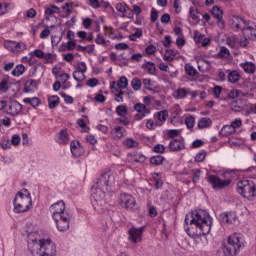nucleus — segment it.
I'll use <instances>...</instances> for the list:
<instances>
[{
    "mask_svg": "<svg viewBox=\"0 0 256 256\" xmlns=\"http://www.w3.org/2000/svg\"><path fill=\"white\" fill-rule=\"evenodd\" d=\"M236 191L241 197L251 201L256 197V184L253 180H241L237 183Z\"/></svg>",
    "mask_w": 256,
    "mask_h": 256,
    "instance_id": "5",
    "label": "nucleus"
},
{
    "mask_svg": "<svg viewBox=\"0 0 256 256\" xmlns=\"http://www.w3.org/2000/svg\"><path fill=\"white\" fill-rule=\"evenodd\" d=\"M159 19V13L155 10V8L151 9L150 21L155 23Z\"/></svg>",
    "mask_w": 256,
    "mask_h": 256,
    "instance_id": "59",
    "label": "nucleus"
},
{
    "mask_svg": "<svg viewBox=\"0 0 256 256\" xmlns=\"http://www.w3.org/2000/svg\"><path fill=\"white\" fill-rule=\"evenodd\" d=\"M27 239H28V245H34L36 249H39L40 241L44 240V239H41V237L39 236V233L37 232H29Z\"/></svg>",
    "mask_w": 256,
    "mask_h": 256,
    "instance_id": "20",
    "label": "nucleus"
},
{
    "mask_svg": "<svg viewBox=\"0 0 256 256\" xmlns=\"http://www.w3.org/2000/svg\"><path fill=\"white\" fill-rule=\"evenodd\" d=\"M211 14L214 19H217V25L220 29H225V20L223 19V10L218 6H214L211 10Z\"/></svg>",
    "mask_w": 256,
    "mask_h": 256,
    "instance_id": "17",
    "label": "nucleus"
},
{
    "mask_svg": "<svg viewBox=\"0 0 256 256\" xmlns=\"http://www.w3.org/2000/svg\"><path fill=\"white\" fill-rule=\"evenodd\" d=\"M163 161H165V157L162 155H156L150 158L151 165H155L156 167H158V165H162Z\"/></svg>",
    "mask_w": 256,
    "mask_h": 256,
    "instance_id": "32",
    "label": "nucleus"
},
{
    "mask_svg": "<svg viewBox=\"0 0 256 256\" xmlns=\"http://www.w3.org/2000/svg\"><path fill=\"white\" fill-rule=\"evenodd\" d=\"M120 205L125 209H133L135 207V198L130 194H120Z\"/></svg>",
    "mask_w": 256,
    "mask_h": 256,
    "instance_id": "15",
    "label": "nucleus"
},
{
    "mask_svg": "<svg viewBox=\"0 0 256 256\" xmlns=\"http://www.w3.org/2000/svg\"><path fill=\"white\" fill-rule=\"evenodd\" d=\"M111 179V174L109 173H104L102 174L99 178L98 181L96 182V187L95 189H100L101 191L107 192L109 191V181Z\"/></svg>",
    "mask_w": 256,
    "mask_h": 256,
    "instance_id": "13",
    "label": "nucleus"
},
{
    "mask_svg": "<svg viewBox=\"0 0 256 256\" xmlns=\"http://www.w3.org/2000/svg\"><path fill=\"white\" fill-rule=\"evenodd\" d=\"M116 85L117 87H114L113 85H111L110 86L111 89L121 91V89H127V85H129V81L127 80V77L121 76Z\"/></svg>",
    "mask_w": 256,
    "mask_h": 256,
    "instance_id": "22",
    "label": "nucleus"
},
{
    "mask_svg": "<svg viewBox=\"0 0 256 256\" xmlns=\"http://www.w3.org/2000/svg\"><path fill=\"white\" fill-rule=\"evenodd\" d=\"M230 125L233 128V130L236 131V129H239V127L243 125V121L241 119H235L231 122Z\"/></svg>",
    "mask_w": 256,
    "mask_h": 256,
    "instance_id": "52",
    "label": "nucleus"
},
{
    "mask_svg": "<svg viewBox=\"0 0 256 256\" xmlns=\"http://www.w3.org/2000/svg\"><path fill=\"white\" fill-rule=\"evenodd\" d=\"M177 55H179V52L177 50L167 49L164 54V61H168L169 63H171V61L177 59Z\"/></svg>",
    "mask_w": 256,
    "mask_h": 256,
    "instance_id": "24",
    "label": "nucleus"
},
{
    "mask_svg": "<svg viewBox=\"0 0 256 256\" xmlns=\"http://www.w3.org/2000/svg\"><path fill=\"white\" fill-rule=\"evenodd\" d=\"M0 91H2L3 93H7V91H9V76H6L0 82Z\"/></svg>",
    "mask_w": 256,
    "mask_h": 256,
    "instance_id": "35",
    "label": "nucleus"
},
{
    "mask_svg": "<svg viewBox=\"0 0 256 256\" xmlns=\"http://www.w3.org/2000/svg\"><path fill=\"white\" fill-rule=\"evenodd\" d=\"M189 13L193 21H199V10H197L195 7H190Z\"/></svg>",
    "mask_w": 256,
    "mask_h": 256,
    "instance_id": "45",
    "label": "nucleus"
},
{
    "mask_svg": "<svg viewBox=\"0 0 256 256\" xmlns=\"http://www.w3.org/2000/svg\"><path fill=\"white\" fill-rule=\"evenodd\" d=\"M70 151L76 159H79V157H83L85 155V148L81 145V142L79 140H73L70 143Z\"/></svg>",
    "mask_w": 256,
    "mask_h": 256,
    "instance_id": "14",
    "label": "nucleus"
},
{
    "mask_svg": "<svg viewBox=\"0 0 256 256\" xmlns=\"http://www.w3.org/2000/svg\"><path fill=\"white\" fill-rule=\"evenodd\" d=\"M4 47L8 49V51H12V53H16L17 42L11 41V40L6 41L4 43Z\"/></svg>",
    "mask_w": 256,
    "mask_h": 256,
    "instance_id": "39",
    "label": "nucleus"
},
{
    "mask_svg": "<svg viewBox=\"0 0 256 256\" xmlns=\"http://www.w3.org/2000/svg\"><path fill=\"white\" fill-rule=\"evenodd\" d=\"M39 85V82L35 79H29L24 84V92L25 93H33L37 91V87Z\"/></svg>",
    "mask_w": 256,
    "mask_h": 256,
    "instance_id": "21",
    "label": "nucleus"
},
{
    "mask_svg": "<svg viewBox=\"0 0 256 256\" xmlns=\"http://www.w3.org/2000/svg\"><path fill=\"white\" fill-rule=\"evenodd\" d=\"M235 130L230 125H225L222 127V129L219 132V135H222L223 137H229V135H234Z\"/></svg>",
    "mask_w": 256,
    "mask_h": 256,
    "instance_id": "26",
    "label": "nucleus"
},
{
    "mask_svg": "<svg viewBox=\"0 0 256 256\" xmlns=\"http://www.w3.org/2000/svg\"><path fill=\"white\" fill-rule=\"evenodd\" d=\"M95 43L97 45H102L103 47H107V40H105V38H103L101 34H98L96 36Z\"/></svg>",
    "mask_w": 256,
    "mask_h": 256,
    "instance_id": "51",
    "label": "nucleus"
},
{
    "mask_svg": "<svg viewBox=\"0 0 256 256\" xmlns=\"http://www.w3.org/2000/svg\"><path fill=\"white\" fill-rule=\"evenodd\" d=\"M154 153H165V145L157 144L153 147Z\"/></svg>",
    "mask_w": 256,
    "mask_h": 256,
    "instance_id": "60",
    "label": "nucleus"
},
{
    "mask_svg": "<svg viewBox=\"0 0 256 256\" xmlns=\"http://www.w3.org/2000/svg\"><path fill=\"white\" fill-rule=\"evenodd\" d=\"M112 133L116 139H123L127 133V130H125L123 126H117L113 129Z\"/></svg>",
    "mask_w": 256,
    "mask_h": 256,
    "instance_id": "25",
    "label": "nucleus"
},
{
    "mask_svg": "<svg viewBox=\"0 0 256 256\" xmlns=\"http://www.w3.org/2000/svg\"><path fill=\"white\" fill-rule=\"evenodd\" d=\"M218 55L222 59H227L231 55V53L229 52V49H227L226 47H221L220 51L218 52Z\"/></svg>",
    "mask_w": 256,
    "mask_h": 256,
    "instance_id": "47",
    "label": "nucleus"
},
{
    "mask_svg": "<svg viewBox=\"0 0 256 256\" xmlns=\"http://www.w3.org/2000/svg\"><path fill=\"white\" fill-rule=\"evenodd\" d=\"M115 8L118 13H122L123 17H125V13H127V11H131V8H129V6H127L125 3H118L116 4Z\"/></svg>",
    "mask_w": 256,
    "mask_h": 256,
    "instance_id": "33",
    "label": "nucleus"
},
{
    "mask_svg": "<svg viewBox=\"0 0 256 256\" xmlns=\"http://www.w3.org/2000/svg\"><path fill=\"white\" fill-rule=\"evenodd\" d=\"M75 47H77V43H75V40H69L66 43V49L67 51H73V49H75Z\"/></svg>",
    "mask_w": 256,
    "mask_h": 256,
    "instance_id": "64",
    "label": "nucleus"
},
{
    "mask_svg": "<svg viewBox=\"0 0 256 256\" xmlns=\"http://www.w3.org/2000/svg\"><path fill=\"white\" fill-rule=\"evenodd\" d=\"M144 67H146L147 71L150 73V75H153L155 73L156 68H155V63L148 61L144 64Z\"/></svg>",
    "mask_w": 256,
    "mask_h": 256,
    "instance_id": "48",
    "label": "nucleus"
},
{
    "mask_svg": "<svg viewBox=\"0 0 256 256\" xmlns=\"http://www.w3.org/2000/svg\"><path fill=\"white\" fill-rule=\"evenodd\" d=\"M138 145L139 143H137V141H135L133 138H128L125 141V146L129 148L137 147Z\"/></svg>",
    "mask_w": 256,
    "mask_h": 256,
    "instance_id": "53",
    "label": "nucleus"
},
{
    "mask_svg": "<svg viewBox=\"0 0 256 256\" xmlns=\"http://www.w3.org/2000/svg\"><path fill=\"white\" fill-rule=\"evenodd\" d=\"M241 79V75H239V72L233 70L228 74V81L230 83H237Z\"/></svg>",
    "mask_w": 256,
    "mask_h": 256,
    "instance_id": "34",
    "label": "nucleus"
},
{
    "mask_svg": "<svg viewBox=\"0 0 256 256\" xmlns=\"http://www.w3.org/2000/svg\"><path fill=\"white\" fill-rule=\"evenodd\" d=\"M205 35L201 34L199 31L194 33V41L195 43H202Z\"/></svg>",
    "mask_w": 256,
    "mask_h": 256,
    "instance_id": "56",
    "label": "nucleus"
},
{
    "mask_svg": "<svg viewBox=\"0 0 256 256\" xmlns=\"http://www.w3.org/2000/svg\"><path fill=\"white\" fill-rule=\"evenodd\" d=\"M185 72L189 77H195L197 75V69H195L191 64L185 65Z\"/></svg>",
    "mask_w": 256,
    "mask_h": 256,
    "instance_id": "38",
    "label": "nucleus"
},
{
    "mask_svg": "<svg viewBox=\"0 0 256 256\" xmlns=\"http://www.w3.org/2000/svg\"><path fill=\"white\" fill-rule=\"evenodd\" d=\"M169 149L174 153L183 151V149H185V142L183 141V138H173L169 143Z\"/></svg>",
    "mask_w": 256,
    "mask_h": 256,
    "instance_id": "18",
    "label": "nucleus"
},
{
    "mask_svg": "<svg viewBox=\"0 0 256 256\" xmlns=\"http://www.w3.org/2000/svg\"><path fill=\"white\" fill-rule=\"evenodd\" d=\"M73 79L77 81L78 83H81V81H85V72H79L78 70H75L73 72Z\"/></svg>",
    "mask_w": 256,
    "mask_h": 256,
    "instance_id": "37",
    "label": "nucleus"
},
{
    "mask_svg": "<svg viewBox=\"0 0 256 256\" xmlns=\"http://www.w3.org/2000/svg\"><path fill=\"white\" fill-rule=\"evenodd\" d=\"M29 55L31 57H33V55H35V57H38L39 59H43L45 52H43V50L36 49L33 52H30Z\"/></svg>",
    "mask_w": 256,
    "mask_h": 256,
    "instance_id": "54",
    "label": "nucleus"
},
{
    "mask_svg": "<svg viewBox=\"0 0 256 256\" xmlns=\"http://www.w3.org/2000/svg\"><path fill=\"white\" fill-rule=\"evenodd\" d=\"M245 73H255V64L253 62H246L243 64Z\"/></svg>",
    "mask_w": 256,
    "mask_h": 256,
    "instance_id": "40",
    "label": "nucleus"
},
{
    "mask_svg": "<svg viewBox=\"0 0 256 256\" xmlns=\"http://www.w3.org/2000/svg\"><path fill=\"white\" fill-rule=\"evenodd\" d=\"M54 13H61V9L55 5H51L45 9V15H53Z\"/></svg>",
    "mask_w": 256,
    "mask_h": 256,
    "instance_id": "42",
    "label": "nucleus"
},
{
    "mask_svg": "<svg viewBox=\"0 0 256 256\" xmlns=\"http://www.w3.org/2000/svg\"><path fill=\"white\" fill-rule=\"evenodd\" d=\"M23 103H29L31 107L36 109V107H39L41 105V99H39L38 97L24 98Z\"/></svg>",
    "mask_w": 256,
    "mask_h": 256,
    "instance_id": "27",
    "label": "nucleus"
},
{
    "mask_svg": "<svg viewBox=\"0 0 256 256\" xmlns=\"http://www.w3.org/2000/svg\"><path fill=\"white\" fill-rule=\"evenodd\" d=\"M27 49V45L23 42H16V53H21Z\"/></svg>",
    "mask_w": 256,
    "mask_h": 256,
    "instance_id": "55",
    "label": "nucleus"
},
{
    "mask_svg": "<svg viewBox=\"0 0 256 256\" xmlns=\"http://www.w3.org/2000/svg\"><path fill=\"white\" fill-rule=\"evenodd\" d=\"M86 85L88 87H97V85H99V80H97V78H90L87 80Z\"/></svg>",
    "mask_w": 256,
    "mask_h": 256,
    "instance_id": "58",
    "label": "nucleus"
},
{
    "mask_svg": "<svg viewBox=\"0 0 256 256\" xmlns=\"http://www.w3.org/2000/svg\"><path fill=\"white\" fill-rule=\"evenodd\" d=\"M131 86L134 89V91H140L141 90V79L133 78L132 82H131Z\"/></svg>",
    "mask_w": 256,
    "mask_h": 256,
    "instance_id": "44",
    "label": "nucleus"
},
{
    "mask_svg": "<svg viewBox=\"0 0 256 256\" xmlns=\"http://www.w3.org/2000/svg\"><path fill=\"white\" fill-rule=\"evenodd\" d=\"M187 95H189V91H187L186 88H178L174 92L175 99H185V97H187Z\"/></svg>",
    "mask_w": 256,
    "mask_h": 256,
    "instance_id": "30",
    "label": "nucleus"
},
{
    "mask_svg": "<svg viewBox=\"0 0 256 256\" xmlns=\"http://www.w3.org/2000/svg\"><path fill=\"white\" fill-rule=\"evenodd\" d=\"M55 140L59 145H67L69 143V133H67V130L62 129L55 135Z\"/></svg>",
    "mask_w": 256,
    "mask_h": 256,
    "instance_id": "19",
    "label": "nucleus"
},
{
    "mask_svg": "<svg viewBox=\"0 0 256 256\" xmlns=\"http://www.w3.org/2000/svg\"><path fill=\"white\" fill-rule=\"evenodd\" d=\"M58 231L65 232L69 229L71 225V214H64L62 216L56 215V218H53Z\"/></svg>",
    "mask_w": 256,
    "mask_h": 256,
    "instance_id": "8",
    "label": "nucleus"
},
{
    "mask_svg": "<svg viewBox=\"0 0 256 256\" xmlns=\"http://www.w3.org/2000/svg\"><path fill=\"white\" fill-rule=\"evenodd\" d=\"M154 117H156V119L161 123H165L167 121V117H169V112L167 110H162L154 114Z\"/></svg>",
    "mask_w": 256,
    "mask_h": 256,
    "instance_id": "31",
    "label": "nucleus"
},
{
    "mask_svg": "<svg viewBox=\"0 0 256 256\" xmlns=\"http://www.w3.org/2000/svg\"><path fill=\"white\" fill-rule=\"evenodd\" d=\"M91 203L96 211H101L105 205V192L104 190L92 187Z\"/></svg>",
    "mask_w": 256,
    "mask_h": 256,
    "instance_id": "6",
    "label": "nucleus"
},
{
    "mask_svg": "<svg viewBox=\"0 0 256 256\" xmlns=\"http://www.w3.org/2000/svg\"><path fill=\"white\" fill-rule=\"evenodd\" d=\"M75 69L80 73H87V64L85 62H79Z\"/></svg>",
    "mask_w": 256,
    "mask_h": 256,
    "instance_id": "50",
    "label": "nucleus"
},
{
    "mask_svg": "<svg viewBox=\"0 0 256 256\" xmlns=\"http://www.w3.org/2000/svg\"><path fill=\"white\" fill-rule=\"evenodd\" d=\"M59 106V96L53 95L48 97V107L49 109H55Z\"/></svg>",
    "mask_w": 256,
    "mask_h": 256,
    "instance_id": "29",
    "label": "nucleus"
},
{
    "mask_svg": "<svg viewBox=\"0 0 256 256\" xmlns=\"http://www.w3.org/2000/svg\"><path fill=\"white\" fill-rule=\"evenodd\" d=\"M145 231V226L140 228H136L132 226L128 231V239L130 243L136 244L141 243L143 241V232Z\"/></svg>",
    "mask_w": 256,
    "mask_h": 256,
    "instance_id": "9",
    "label": "nucleus"
},
{
    "mask_svg": "<svg viewBox=\"0 0 256 256\" xmlns=\"http://www.w3.org/2000/svg\"><path fill=\"white\" fill-rule=\"evenodd\" d=\"M33 201L31 200V194L29 190L22 189L18 192L13 200L14 213H26L31 209Z\"/></svg>",
    "mask_w": 256,
    "mask_h": 256,
    "instance_id": "4",
    "label": "nucleus"
},
{
    "mask_svg": "<svg viewBox=\"0 0 256 256\" xmlns=\"http://www.w3.org/2000/svg\"><path fill=\"white\" fill-rule=\"evenodd\" d=\"M221 91H223V88L221 86H215L212 90V93L216 99H219V96L221 95Z\"/></svg>",
    "mask_w": 256,
    "mask_h": 256,
    "instance_id": "61",
    "label": "nucleus"
},
{
    "mask_svg": "<svg viewBox=\"0 0 256 256\" xmlns=\"http://www.w3.org/2000/svg\"><path fill=\"white\" fill-rule=\"evenodd\" d=\"M50 212L52 213L53 219L56 218V215L59 217L63 215L69 214L67 211H65V202L63 200H60L50 206Z\"/></svg>",
    "mask_w": 256,
    "mask_h": 256,
    "instance_id": "12",
    "label": "nucleus"
},
{
    "mask_svg": "<svg viewBox=\"0 0 256 256\" xmlns=\"http://www.w3.org/2000/svg\"><path fill=\"white\" fill-rule=\"evenodd\" d=\"M211 125H213V120L209 117L201 118L197 123L198 129H207L211 127Z\"/></svg>",
    "mask_w": 256,
    "mask_h": 256,
    "instance_id": "23",
    "label": "nucleus"
},
{
    "mask_svg": "<svg viewBox=\"0 0 256 256\" xmlns=\"http://www.w3.org/2000/svg\"><path fill=\"white\" fill-rule=\"evenodd\" d=\"M142 83H143L145 89H147L148 91H153V87H152V84H151V79L145 78V79L142 80Z\"/></svg>",
    "mask_w": 256,
    "mask_h": 256,
    "instance_id": "63",
    "label": "nucleus"
},
{
    "mask_svg": "<svg viewBox=\"0 0 256 256\" xmlns=\"http://www.w3.org/2000/svg\"><path fill=\"white\" fill-rule=\"evenodd\" d=\"M207 157V152L205 150H201L196 156L195 161L196 163H202V161H205V158Z\"/></svg>",
    "mask_w": 256,
    "mask_h": 256,
    "instance_id": "46",
    "label": "nucleus"
},
{
    "mask_svg": "<svg viewBox=\"0 0 256 256\" xmlns=\"http://www.w3.org/2000/svg\"><path fill=\"white\" fill-rule=\"evenodd\" d=\"M245 247L243 234L234 233L227 238V242L222 244V253L225 256H237Z\"/></svg>",
    "mask_w": 256,
    "mask_h": 256,
    "instance_id": "2",
    "label": "nucleus"
},
{
    "mask_svg": "<svg viewBox=\"0 0 256 256\" xmlns=\"http://www.w3.org/2000/svg\"><path fill=\"white\" fill-rule=\"evenodd\" d=\"M207 181L212 185V189H215L216 191L219 189H225V187H229L231 185V180H223L217 175L208 176Z\"/></svg>",
    "mask_w": 256,
    "mask_h": 256,
    "instance_id": "7",
    "label": "nucleus"
},
{
    "mask_svg": "<svg viewBox=\"0 0 256 256\" xmlns=\"http://www.w3.org/2000/svg\"><path fill=\"white\" fill-rule=\"evenodd\" d=\"M11 145H14V147H17L21 144V136L19 134H14L11 138Z\"/></svg>",
    "mask_w": 256,
    "mask_h": 256,
    "instance_id": "49",
    "label": "nucleus"
},
{
    "mask_svg": "<svg viewBox=\"0 0 256 256\" xmlns=\"http://www.w3.org/2000/svg\"><path fill=\"white\" fill-rule=\"evenodd\" d=\"M234 27L239 31L241 29L242 34L244 35V40L240 41L241 47H247V39H256V25L251 21H247L239 16L234 18Z\"/></svg>",
    "mask_w": 256,
    "mask_h": 256,
    "instance_id": "3",
    "label": "nucleus"
},
{
    "mask_svg": "<svg viewBox=\"0 0 256 256\" xmlns=\"http://www.w3.org/2000/svg\"><path fill=\"white\" fill-rule=\"evenodd\" d=\"M26 69L23 64H18L11 72L13 77H21L25 73Z\"/></svg>",
    "mask_w": 256,
    "mask_h": 256,
    "instance_id": "28",
    "label": "nucleus"
},
{
    "mask_svg": "<svg viewBox=\"0 0 256 256\" xmlns=\"http://www.w3.org/2000/svg\"><path fill=\"white\" fill-rule=\"evenodd\" d=\"M236 212H223L219 216V221L221 225H235L238 221Z\"/></svg>",
    "mask_w": 256,
    "mask_h": 256,
    "instance_id": "10",
    "label": "nucleus"
},
{
    "mask_svg": "<svg viewBox=\"0 0 256 256\" xmlns=\"http://www.w3.org/2000/svg\"><path fill=\"white\" fill-rule=\"evenodd\" d=\"M190 225L200 229V235H209L213 227V218L206 210H194L190 215Z\"/></svg>",
    "mask_w": 256,
    "mask_h": 256,
    "instance_id": "1",
    "label": "nucleus"
},
{
    "mask_svg": "<svg viewBox=\"0 0 256 256\" xmlns=\"http://www.w3.org/2000/svg\"><path fill=\"white\" fill-rule=\"evenodd\" d=\"M116 113L119 117H126L127 115V106L119 105L116 107Z\"/></svg>",
    "mask_w": 256,
    "mask_h": 256,
    "instance_id": "41",
    "label": "nucleus"
},
{
    "mask_svg": "<svg viewBox=\"0 0 256 256\" xmlns=\"http://www.w3.org/2000/svg\"><path fill=\"white\" fill-rule=\"evenodd\" d=\"M60 95H61V97H63L65 103L72 105L74 100L70 95H67L65 92H60Z\"/></svg>",
    "mask_w": 256,
    "mask_h": 256,
    "instance_id": "57",
    "label": "nucleus"
},
{
    "mask_svg": "<svg viewBox=\"0 0 256 256\" xmlns=\"http://www.w3.org/2000/svg\"><path fill=\"white\" fill-rule=\"evenodd\" d=\"M133 161L135 163H145V161H147V157L145 155H143L142 153L136 152L133 155Z\"/></svg>",
    "mask_w": 256,
    "mask_h": 256,
    "instance_id": "36",
    "label": "nucleus"
},
{
    "mask_svg": "<svg viewBox=\"0 0 256 256\" xmlns=\"http://www.w3.org/2000/svg\"><path fill=\"white\" fill-rule=\"evenodd\" d=\"M21 111H23V105L17 100H12L8 106V115L17 117V115H21Z\"/></svg>",
    "mask_w": 256,
    "mask_h": 256,
    "instance_id": "16",
    "label": "nucleus"
},
{
    "mask_svg": "<svg viewBox=\"0 0 256 256\" xmlns=\"http://www.w3.org/2000/svg\"><path fill=\"white\" fill-rule=\"evenodd\" d=\"M185 125L188 129H193V127H195V117H193V116L186 117Z\"/></svg>",
    "mask_w": 256,
    "mask_h": 256,
    "instance_id": "43",
    "label": "nucleus"
},
{
    "mask_svg": "<svg viewBox=\"0 0 256 256\" xmlns=\"http://www.w3.org/2000/svg\"><path fill=\"white\" fill-rule=\"evenodd\" d=\"M145 51L147 55H154V53H157V47L155 45H148Z\"/></svg>",
    "mask_w": 256,
    "mask_h": 256,
    "instance_id": "62",
    "label": "nucleus"
},
{
    "mask_svg": "<svg viewBox=\"0 0 256 256\" xmlns=\"http://www.w3.org/2000/svg\"><path fill=\"white\" fill-rule=\"evenodd\" d=\"M134 111H137V113L134 115L135 121H141L151 113V110L143 103H136L134 105Z\"/></svg>",
    "mask_w": 256,
    "mask_h": 256,
    "instance_id": "11",
    "label": "nucleus"
}]
</instances>
